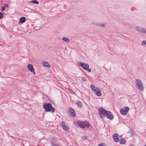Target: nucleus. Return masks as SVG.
<instances>
[{"instance_id":"nucleus-1","label":"nucleus","mask_w":146,"mask_h":146,"mask_svg":"<svg viewBox=\"0 0 146 146\" xmlns=\"http://www.w3.org/2000/svg\"><path fill=\"white\" fill-rule=\"evenodd\" d=\"M43 107L45 109V111L46 112H50L54 113L55 111L54 108L52 106V104L50 103L44 104Z\"/></svg>"},{"instance_id":"nucleus-2","label":"nucleus","mask_w":146,"mask_h":146,"mask_svg":"<svg viewBox=\"0 0 146 146\" xmlns=\"http://www.w3.org/2000/svg\"><path fill=\"white\" fill-rule=\"evenodd\" d=\"M77 124L79 127L83 129L85 127H89L90 126V123L87 121L83 122L79 121L77 122Z\"/></svg>"},{"instance_id":"nucleus-3","label":"nucleus","mask_w":146,"mask_h":146,"mask_svg":"<svg viewBox=\"0 0 146 146\" xmlns=\"http://www.w3.org/2000/svg\"><path fill=\"white\" fill-rule=\"evenodd\" d=\"M136 81L137 88L140 91H142L143 90V87L142 82L139 79L136 80Z\"/></svg>"},{"instance_id":"nucleus-4","label":"nucleus","mask_w":146,"mask_h":146,"mask_svg":"<svg viewBox=\"0 0 146 146\" xmlns=\"http://www.w3.org/2000/svg\"><path fill=\"white\" fill-rule=\"evenodd\" d=\"M98 110L99 111V114L100 115V117H102L103 116L105 117L107 111L102 108H100Z\"/></svg>"},{"instance_id":"nucleus-5","label":"nucleus","mask_w":146,"mask_h":146,"mask_svg":"<svg viewBox=\"0 0 146 146\" xmlns=\"http://www.w3.org/2000/svg\"><path fill=\"white\" fill-rule=\"evenodd\" d=\"M107 118L110 120H112L113 119L114 116L112 113L110 111H107L105 115Z\"/></svg>"},{"instance_id":"nucleus-6","label":"nucleus","mask_w":146,"mask_h":146,"mask_svg":"<svg viewBox=\"0 0 146 146\" xmlns=\"http://www.w3.org/2000/svg\"><path fill=\"white\" fill-rule=\"evenodd\" d=\"M27 68L31 72H32L34 75L35 74L34 71V69L33 65L31 64H29L27 66Z\"/></svg>"},{"instance_id":"nucleus-7","label":"nucleus","mask_w":146,"mask_h":146,"mask_svg":"<svg viewBox=\"0 0 146 146\" xmlns=\"http://www.w3.org/2000/svg\"><path fill=\"white\" fill-rule=\"evenodd\" d=\"M94 92L98 96H100L102 95L101 90L98 87H96V90Z\"/></svg>"},{"instance_id":"nucleus-8","label":"nucleus","mask_w":146,"mask_h":146,"mask_svg":"<svg viewBox=\"0 0 146 146\" xmlns=\"http://www.w3.org/2000/svg\"><path fill=\"white\" fill-rule=\"evenodd\" d=\"M69 111L70 113V115L71 116L73 117H75L76 116V114L74 109L72 108H70L69 109Z\"/></svg>"},{"instance_id":"nucleus-9","label":"nucleus","mask_w":146,"mask_h":146,"mask_svg":"<svg viewBox=\"0 0 146 146\" xmlns=\"http://www.w3.org/2000/svg\"><path fill=\"white\" fill-rule=\"evenodd\" d=\"M114 141L115 142H117L119 141V139L118 138V135L117 133H114L112 136Z\"/></svg>"},{"instance_id":"nucleus-10","label":"nucleus","mask_w":146,"mask_h":146,"mask_svg":"<svg viewBox=\"0 0 146 146\" xmlns=\"http://www.w3.org/2000/svg\"><path fill=\"white\" fill-rule=\"evenodd\" d=\"M136 30L139 32H141L142 33H146V30L143 28L140 27H136Z\"/></svg>"},{"instance_id":"nucleus-11","label":"nucleus","mask_w":146,"mask_h":146,"mask_svg":"<svg viewBox=\"0 0 146 146\" xmlns=\"http://www.w3.org/2000/svg\"><path fill=\"white\" fill-rule=\"evenodd\" d=\"M61 125L62 126V128L65 131H66L68 129V127L65 125V123L64 121H62V123H61Z\"/></svg>"},{"instance_id":"nucleus-12","label":"nucleus","mask_w":146,"mask_h":146,"mask_svg":"<svg viewBox=\"0 0 146 146\" xmlns=\"http://www.w3.org/2000/svg\"><path fill=\"white\" fill-rule=\"evenodd\" d=\"M82 67L83 69L86 70L88 67H89V65L86 63H83Z\"/></svg>"},{"instance_id":"nucleus-13","label":"nucleus","mask_w":146,"mask_h":146,"mask_svg":"<svg viewBox=\"0 0 146 146\" xmlns=\"http://www.w3.org/2000/svg\"><path fill=\"white\" fill-rule=\"evenodd\" d=\"M76 104L78 107L80 108H81L82 106V103L79 101H77Z\"/></svg>"},{"instance_id":"nucleus-14","label":"nucleus","mask_w":146,"mask_h":146,"mask_svg":"<svg viewBox=\"0 0 146 146\" xmlns=\"http://www.w3.org/2000/svg\"><path fill=\"white\" fill-rule=\"evenodd\" d=\"M119 141V143L121 144H124L126 143V140L124 139H121Z\"/></svg>"},{"instance_id":"nucleus-15","label":"nucleus","mask_w":146,"mask_h":146,"mask_svg":"<svg viewBox=\"0 0 146 146\" xmlns=\"http://www.w3.org/2000/svg\"><path fill=\"white\" fill-rule=\"evenodd\" d=\"M43 65L48 68L50 67V65L49 63L47 62H44L43 63Z\"/></svg>"},{"instance_id":"nucleus-16","label":"nucleus","mask_w":146,"mask_h":146,"mask_svg":"<svg viewBox=\"0 0 146 146\" xmlns=\"http://www.w3.org/2000/svg\"><path fill=\"white\" fill-rule=\"evenodd\" d=\"M26 19L24 17H22L20 18L19 21L21 23H23L25 21Z\"/></svg>"},{"instance_id":"nucleus-17","label":"nucleus","mask_w":146,"mask_h":146,"mask_svg":"<svg viewBox=\"0 0 146 146\" xmlns=\"http://www.w3.org/2000/svg\"><path fill=\"white\" fill-rule=\"evenodd\" d=\"M120 112L121 114L123 115H125L127 112L123 109L121 108L120 110Z\"/></svg>"},{"instance_id":"nucleus-18","label":"nucleus","mask_w":146,"mask_h":146,"mask_svg":"<svg viewBox=\"0 0 146 146\" xmlns=\"http://www.w3.org/2000/svg\"><path fill=\"white\" fill-rule=\"evenodd\" d=\"M95 25H96L97 26L102 28H104L105 27L104 25L103 24L101 23H96Z\"/></svg>"},{"instance_id":"nucleus-19","label":"nucleus","mask_w":146,"mask_h":146,"mask_svg":"<svg viewBox=\"0 0 146 146\" xmlns=\"http://www.w3.org/2000/svg\"><path fill=\"white\" fill-rule=\"evenodd\" d=\"M90 87L91 90L93 92L96 90V88H95V86L94 85H91Z\"/></svg>"},{"instance_id":"nucleus-20","label":"nucleus","mask_w":146,"mask_h":146,"mask_svg":"<svg viewBox=\"0 0 146 146\" xmlns=\"http://www.w3.org/2000/svg\"><path fill=\"white\" fill-rule=\"evenodd\" d=\"M62 39L67 42H68L70 41V40L65 37H63Z\"/></svg>"},{"instance_id":"nucleus-21","label":"nucleus","mask_w":146,"mask_h":146,"mask_svg":"<svg viewBox=\"0 0 146 146\" xmlns=\"http://www.w3.org/2000/svg\"><path fill=\"white\" fill-rule=\"evenodd\" d=\"M123 110H124L127 113L128 111L129 108L127 106H125L123 108Z\"/></svg>"},{"instance_id":"nucleus-22","label":"nucleus","mask_w":146,"mask_h":146,"mask_svg":"<svg viewBox=\"0 0 146 146\" xmlns=\"http://www.w3.org/2000/svg\"><path fill=\"white\" fill-rule=\"evenodd\" d=\"M31 2L34 4H38L39 3L36 0H33L31 1Z\"/></svg>"},{"instance_id":"nucleus-23","label":"nucleus","mask_w":146,"mask_h":146,"mask_svg":"<svg viewBox=\"0 0 146 146\" xmlns=\"http://www.w3.org/2000/svg\"><path fill=\"white\" fill-rule=\"evenodd\" d=\"M83 63H82L80 62H77V64L79 66H80L82 67L83 65Z\"/></svg>"},{"instance_id":"nucleus-24","label":"nucleus","mask_w":146,"mask_h":146,"mask_svg":"<svg viewBox=\"0 0 146 146\" xmlns=\"http://www.w3.org/2000/svg\"><path fill=\"white\" fill-rule=\"evenodd\" d=\"M141 44L142 45H146V40H143L141 42Z\"/></svg>"},{"instance_id":"nucleus-25","label":"nucleus","mask_w":146,"mask_h":146,"mask_svg":"<svg viewBox=\"0 0 146 146\" xmlns=\"http://www.w3.org/2000/svg\"><path fill=\"white\" fill-rule=\"evenodd\" d=\"M51 144L52 146H58V145L56 143H55L53 142H51Z\"/></svg>"},{"instance_id":"nucleus-26","label":"nucleus","mask_w":146,"mask_h":146,"mask_svg":"<svg viewBox=\"0 0 146 146\" xmlns=\"http://www.w3.org/2000/svg\"><path fill=\"white\" fill-rule=\"evenodd\" d=\"M89 68V67H88L87 68V69H86V70H87L89 72H91L92 71V70L90 68Z\"/></svg>"},{"instance_id":"nucleus-27","label":"nucleus","mask_w":146,"mask_h":146,"mask_svg":"<svg viewBox=\"0 0 146 146\" xmlns=\"http://www.w3.org/2000/svg\"><path fill=\"white\" fill-rule=\"evenodd\" d=\"M81 80L83 82H84L86 81V79L84 77H82L81 78Z\"/></svg>"},{"instance_id":"nucleus-28","label":"nucleus","mask_w":146,"mask_h":146,"mask_svg":"<svg viewBox=\"0 0 146 146\" xmlns=\"http://www.w3.org/2000/svg\"><path fill=\"white\" fill-rule=\"evenodd\" d=\"M5 10V7L4 6L2 7L1 9V11H4Z\"/></svg>"},{"instance_id":"nucleus-29","label":"nucleus","mask_w":146,"mask_h":146,"mask_svg":"<svg viewBox=\"0 0 146 146\" xmlns=\"http://www.w3.org/2000/svg\"><path fill=\"white\" fill-rule=\"evenodd\" d=\"M4 6L5 7L7 8V7H9V4H4Z\"/></svg>"},{"instance_id":"nucleus-30","label":"nucleus","mask_w":146,"mask_h":146,"mask_svg":"<svg viewBox=\"0 0 146 146\" xmlns=\"http://www.w3.org/2000/svg\"><path fill=\"white\" fill-rule=\"evenodd\" d=\"M98 146H105L104 143H101Z\"/></svg>"},{"instance_id":"nucleus-31","label":"nucleus","mask_w":146,"mask_h":146,"mask_svg":"<svg viewBox=\"0 0 146 146\" xmlns=\"http://www.w3.org/2000/svg\"><path fill=\"white\" fill-rule=\"evenodd\" d=\"M3 14L1 13V19L3 18Z\"/></svg>"},{"instance_id":"nucleus-32","label":"nucleus","mask_w":146,"mask_h":146,"mask_svg":"<svg viewBox=\"0 0 146 146\" xmlns=\"http://www.w3.org/2000/svg\"><path fill=\"white\" fill-rule=\"evenodd\" d=\"M82 138L84 140H86L87 139V137H83Z\"/></svg>"},{"instance_id":"nucleus-33","label":"nucleus","mask_w":146,"mask_h":146,"mask_svg":"<svg viewBox=\"0 0 146 146\" xmlns=\"http://www.w3.org/2000/svg\"><path fill=\"white\" fill-rule=\"evenodd\" d=\"M119 137H121V136H119Z\"/></svg>"},{"instance_id":"nucleus-34","label":"nucleus","mask_w":146,"mask_h":146,"mask_svg":"<svg viewBox=\"0 0 146 146\" xmlns=\"http://www.w3.org/2000/svg\"><path fill=\"white\" fill-rule=\"evenodd\" d=\"M144 146H146V144Z\"/></svg>"}]
</instances>
